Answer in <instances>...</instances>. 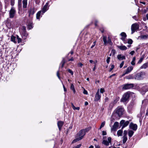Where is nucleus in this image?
Segmentation results:
<instances>
[{"label":"nucleus","mask_w":148,"mask_h":148,"mask_svg":"<svg viewBox=\"0 0 148 148\" xmlns=\"http://www.w3.org/2000/svg\"><path fill=\"white\" fill-rule=\"evenodd\" d=\"M130 97V93L127 92L125 93L121 99V101L122 102H125L128 101Z\"/></svg>","instance_id":"f257e3e1"},{"label":"nucleus","mask_w":148,"mask_h":148,"mask_svg":"<svg viewBox=\"0 0 148 148\" xmlns=\"http://www.w3.org/2000/svg\"><path fill=\"white\" fill-rule=\"evenodd\" d=\"M145 73L144 72H141L136 74L134 77V79L137 80L143 79L145 76Z\"/></svg>","instance_id":"f03ea898"},{"label":"nucleus","mask_w":148,"mask_h":148,"mask_svg":"<svg viewBox=\"0 0 148 148\" xmlns=\"http://www.w3.org/2000/svg\"><path fill=\"white\" fill-rule=\"evenodd\" d=\"M116 113L119 116L122 115L123 114V112L124 111V109L122 106L118 107L116 109Z\"/></svg>","instance_id":"7ed1b4c3"},{"label":"nucleus","mask_w":148,"mask_h":148,"mask_svg":"<svg viewBox=\"0 0 148 148\" xmlns=\"http://www.w3.org/2000/svg\"><path fill=\"white\" fill-rule=\"evenodd\" d=\"M139 26L136 23L132 25L131 27V34H132L135 31L139 29Z\"/></svg>","instance_id":"20e7f679"},{"label":"nucleus","mask_w":148,"mask_h":148,"mask_svg":"<svg viewBox=\"0 0 148 148\" xmlns=\"http://www.w3.org/2000/svg\"><path fill=\"white\" fill-rule=\"evenodd\" d=\"M16 13V10L14 7H12L9 11V17L11 18H13Z\"/></svg>","instance_id":"39448f33"},{"label":"nucleus","mask_w":148,"mask_h":148,"mask_svg":"<svg viewBox=\"0 0 148 148\" xmlns=\"http://www.w3.org/2000/svg\"><path fill=\"white\" fill-rule=\"evenodd\" d=\"M129 121H125L124 120H122L120 122V124L122 126V129H123L124 127H127L129 124Z\"/></svg>","instance_id":"423d86ee"},{"label":"nucleus","mask_w":148,"mask_h":148,"mask_svg":"<svg viewBox=\"0 0 148 148\" xmlns=\"http://www.w3.org/2000/svg\"><path fill=\"white\" fill-rule=\"evenodd\" d=\"M134 84H127L123 85L122 87L123 89L126 90L133 88Z\"/></svg>","instance_id":"0eeeda50"},{"label":"nucleus","mask_w":148,"mask_h":148,"mask_svg":"<svg viewBox=\"0 0 148 148\" xmlns=\"http://www.w3.org/2000/svg\"><path fill=\"white\" fill-rule=\"evenodd\" d=\"M111 138L110 137H109L108 138V141L106 140H103L102 143L104 145L108 146L109 145V143L111 144Z\"/></svg>","instance_id":"6e6552de"},{"label":"nucleus","mask_w":148,"mask_h":148,"mask_svg":"<svg viewBox=\"0 0 148 148\" xmlns=\"http://www.w3.org/2000/svg\"><path fill=\"white\" fill-rule=\"evenodd\" d=\"M49 2L46 3L45 5L42 8V10L41 11L42 12V14H43L45 12L49 9Z\"/></svg>","instance_id":"1a4fd4ad"},{"label":"nucleus","mask_w":148,"mask_h":148,"mask_svg":"<svg viewBox=\"0 0 148 148\" xmlns=\"http://www.w3.org/2000/svg\"><path fill=\"white\" fill-rule=\"evenodd\" d=\"M101 98V95L100 94L99 90H98L95 95L94 101H97L99 100Z\"/></svg>","instance_id":"9d476101"},{"label":"nucleus","mask_w":148,"mask_h":148,"mask_svg":"<svg viewBox=\"0 0 148 148\" xmlns=\"http://www.w3.org/2000/svg\"><path fill=\"white\" fill-rule=\"evenodd\" d=\"M85 134L84 131L82 130H80L79 133L77 134L76 137H79L80 138H81V139H82L83 138Z\"/></svg>","instance_id":"9b49d317"},{"label":"nucleus","mask_w":148,"mask_h":148,"mask_svg":"<svg viewBox=\"0 0 148 148\" xmlns=\"http://www.w3.org/2000/svg\"><path fill=\"white\" fill-rule=\"evenodd\" d=\"M119 126V123L117 122H115L111 128V130L114 131H116Z\"/></svg>","instance_id":"f8f14e48"},{"label":"nucleus","mask_w":148,"mask_h":148,"mask_svg":"<svg viewBox=\"0 0 148 148\" xmlns=\"http://www.w3.org/2000/svg\"><path fill=\"white\" fill-rule=\"evenodd\" d=\"M129 127L131 129L134 131L136 130L137 128V125L136 124H134L132 123H130Z\"/></svg>","instance_id":"ddd939ff"},{"label":"nucleus","mask_w":148,"mask_h":148,"mask_svg":"<svg viewBox=\"0 0 148 148\" xmlns=\"http://www.w3.org/2000/svg\"><path fill=\"white\" fill-rule=\"evenodd\" d=\"M133 69V67L131 66L127 68L125 72L123 73L122 75L123 76H124L125 74H127L130 73Z\"/></svg>","instance_id":"4468645a"},{"label":"nucleus","mask_w":148,"mask_h":148,"mask_svg":"<svg viewBox=\"0 0 148 148\" xmlns=\"http://www.w3.org/2000/svg\"><path fill=\"white\" fill-rule=\"evenodd\" d=\"M35 10L34 8H30V10L28 11L29 13V16L30 15H33L35 13Z\"/></svg>","instance_id":"2eb2a0df"},{"label":"nucleus","mask_w":148,"mask_h":148,"mask_svg":"<svg viewBox=\"0 0 148 148\" xmlns=\"http://www.w3.org/2000/svg\"><path fill=\"white\" fill-rule=\"evenodd\" d=\"M63 124L64 122L61 121H59L58 122L57 124L60 130H61Z\"/></svg>","instance_id":"dca6fc26"},{"label":"nucleus","mask_w":148,"mask_h":148,"mask_svg":"<svg viewBox=\"0 0 148 148\" xmlns=\"http://www.w3.org/2000/svg\"><path fill=\"white\" fill-rule=\"evenodd\" d=\"M117 58L120 60H125V56H122L121 54H119L118 55Z\"/></svg>","instance_id":"f3484780"},{"label":"nucleus","mask_w":148,"mask_h":148,"mask_svg":"<svg viewBox=\"0 0 148 148\" xmlns=\"http://www.w3.org/2000/svg\"><path fill=\"white\" fill-rule=\"evenodd\" d=\"M42 12L41 11H40L37 12L36 14V17L37 19H40V17L42 16V15H42Z\"/></svg>","instance_id":"a211bd4d"},{"label":"nucleus","mask_w":148,"mask_h":148,"mask_svg":"<svg viewBox=\"0 0 148 148\" xmlns=\"http://www.w3.org/2000/svg\"><path fill=\"white\" fill-rule=\"evenodd\" d=\"M118 48L122 50H126L127 49V47L124 45L118 46Z\"/></svg>","instance_id":"6ab92c4d"},{"label":"nucleus","mask_w":148,"mask_h":148,"mask_svg":"<svg viewBox=\"0 0 148 148\" xmlns=\"http://www.w3.org/2000/svg\"><path fill=\"white\" fill-rule=\"evenodd\" d=\"M23 8H26L27 5V0H23Z\"/></svg>","instance_id":"aec40b11"},{"label":"nucleus","mask_w":148,"mask_h":148,"mask_svg":"<svg viewBox=\"0 0 148 148\" xmlns=\"http://www.w3.org/2000/svg\"><path fill=\"white\" fill-rule=\"evenodd\" d=\"M16 39V37L13 36L12 35L11 37V40L12 41L14 42V43H16V42L15 40Z\"/></svg>","instance_id":"412c9836"},{"label":"nucleus","mask_w":148,"mask_h":148,"mask_svg":"<svg viewBox=\"0 0 148 148\" xmlns=\"http://www.w3.org/2000/svg\"><path fill=\"white\" fill-rule=\"evenodd\" d=\"M139 37L140 38L142 39H146L148 38V35H142L141 36H139Z\"/></svg>","instance_id":"4be33fe9"},{"label":"nucleus","mask_w":148,"mask_h":148,"mask_svg":"<svg viewBox=\"0 0 148 148\" xmlns=\"http://www.w3.org/2000/svg\"><path fill=\"white\" fill-rule=\"evenodd\" d=\"M134 132L131 130H130L128 132V136L129 137H131L133 135Z\"/></svg>","instance_id":"5701e85b"},{"label":"nucleus","mask_w":148,"mask_h":148,"mask_svg":"<svg viewBox=\"0 0 148 148\" xmlns=\"http://www.w3.org/2000/svg\"><path fill=\"white\" fill-rule=\"evenodd\" d=\"M70 88L71 90H72L73 91V92L74 93H75L76 91L75 89L74 86L72 84H71Z\"/></svg>","instance_id":"b1692460"},{"label":"nucleus","mask_w":148,"mask_h":148,"mask_svg":"<svg viewBox=\"0 0 148 148\" xmlns=\"http://www.w3.org/2000/svg\"><path fill=\"white\" fill-rule=\"evenodd\" d=\"M123 142V144H125L127 140V136H124L122 137Z\"/></svg>","instance_id":"393cba45"},{"label":"nucleus","mask_w":148,"mask_h":148,"mask_svg":"<svg viewBox=\"0 0 148 148\" xmlns=\"http://www.w3.org/2000/svg\"><path fill=\"white\" fill-rule=\"evenodd\" d=\"M91 127H89L85 129L82 130L86 134V132H88L91 129Z\"/></svg>","instance_id":"a878e982"},{"label":"nucleus","mask_w":148,"mask_h":148,"mask_svg":"<svg viewBox=\"0 0 148 148\" xmlns=\"http://www.w3.org/2000/svg\"><path fill=\"white\" fill-rule=\"evenodd\" d=\"M123 133V131L121 130H119L117 132V136H121L122 135Z\"/></svg>","instance_id":"bb28decb"},{"label":"nucleus","mask_w":148,"mask_h":148,"mask_svg":"<svg viewBox=\"0 0 148 148\" xmlns=\"http://www.w3.org/2000/svg\"><path fill=\"white\" fill-rule=\"evenodd\" d=\"M103 40L104 42V44L106 45L107 44V37L106 36H103Z\"/></svg>","instance_id":"cd10ccee"},{"label":"nucleus","mask_w":148,"mask_h":148,"mask_svg":"<svg viewBox=\"0 0 148 148\" xmlns=\"http://www.w3.org/2000/svg\"><path fill=\"white\" fill-rule=\"evenodd\" d=\"M82 139H81V138H80L79 137H77V138L75 139H74L73 141H72V143H75L76 142H77L78 141H79L80 140H81Z\"/></svg>","instance_id":"c85d7f7f"},{"label":"nucleus","mask_w":148,"mask_h":148,"mask_svg":"<svg viewBox=\"0 0 148 148\" xmlns=\"http://www.w3.org/2000/svg\"><path fill=\"white\" fill-rule=\"evenodd\" d=\"M82 139H81V138H80L79 137H77V138L75 139H74L73 141H72V143H75L76 142H77L78 141H79L80 140H81Z\"/></svg>","instance_id":"c756f323"},{"label":"nucleus","mask_w":148,"mask_h":148,"mask_svg":"<svg viewBox=\"0 0 148 148\" xmlns=\"http://www.w3.org/2000/svg\"><path fill=\"white\" fill-rule=\"evenodd\" d=\"M126 78L128 79H134V77H133L132 75H129L128 76L126 77Z\"/></svg>","instance_id":"7c9ffc66"},{"label":"nucleus","mask_w":148,"mask_h":148,"mask_svg":"<svg viewBox=\"0 0 148 148\" xmlns=\"http://www.w3.org/2000/svg\"><path fill=\"white\" fill-rule=\"evenodd\" d=\"M147 66V64L145 63L141 67V69H146Z\"/></svg>","instance_id":"2f4dec72"},{"label":"nucleus","mask_w":148,"mask_h":148,"mask_svg":"<svg viewBox=\"0 0 148 148\" xmlns=\"http://www.w3.org/2000/svg\"><path fill=\"white\" fill-rule=\"evenodd\" d=\"M105 123H106V122H105V121L102 122L101 123V125L100 126V127L99 128V129L100 130L102 127H103L105 125Z\"/></svg>","instance_id":"473e14b6"},{"label":"nucleus","mask_w":148,"mask_h":148,"mask_svg":"<svg viewBox=\"0 0 148 148\" xmlns=\"http://www.w3.org/2000/svg\"><path fill=\"white\" fill-rule=\"evenodd\" d=\"M136 58L135 57H134L133 59L132 60L131 62V64L133 65H134L135 64V60Z\"/></svg>","instance_id":"72a5a7b5"},{"label":"nucleus","mask_w":148,"mask_h":148,"mask_svg":"<svg viewBox=\"0 0 148 148\" xmlns=\"http://www.w3.org/2000/svg\"><path fill=\"white\" fill-rule=\"evenodd\" d=\"M65 60L64 58H63L62 60V62H61V64H62V66H61L62 68L63 67L65 63Z\"/></svg>","instance_id":"f704fd0d"},{"label":"nucleus","mask_w":148,"mask_h":148,"mask_svg":"<svg viewBox=\"0 0 148 148\" xmlns=\"http://www.w3.org/2000/svg\"><path fill=\"white\" fill-rule=\"evenodd\" d=\"M33 24L32 23L29 24L27 28L29 29H30L33 28Z\"/></svg>","instance_id":"c9c22d12"},{"label":"nucleus","mask_w":148,"mask_h":148,"mask_svg":"<svg viewBox=\"0 0 148 148\" xmlns=\"http://www.w3.org/2000/svg\"><path fill=\"white\" fill-rule=\"evenodd\" d=\"M17 39L18 40V43H20L21 42V39L20 38H19L18 36H17Z\"/></svg>","instance_id":"e433bc0d"},{"label":"nucleus","mask_w":148,"mask_h":148,"mask_svg":"<svg viewBox=\"0 0 148 148\" xmlns=\"http://www.w3.org/2000/svg\"><path fill=\"white\" fill-rule=\"evenodd\" d=\"M21 0H18V5L19 7L21 6Z\"/></svg>","instance_id":"4c0bfd02"},{"label":"nucleus","mask_w":148,"mask_h":148,"mask_svg":"<svg viewBox=\"0 0 148 148\" xmlns=\"http://www.w3.org/2000/svg\"><path fill=\"white\" fill-rule=\"evenodd\" d=\"M120 35L121 36H122V37H126V36H127V35H126L125 33L124 32H122L121 34Z\"/></svg>","instance_id":"58836bf2"},{"label":"nucleus","mask_w":148,"mask_h":148,"mask_svg":"<svg viewBox=\"0 0 148 148\" xmlns=\"http://www.w3.org/2000/svg\"><path fill=\"white\" fill-rule=\"evenodd\" d=\"M119 97H117L115 99L114 101V103H116L119 100Z\"/></svg>","instance_id":"ea45409f"},{"label":"nucleus","mask_w":148,"mask_h":148,"mask_svg":"<svg viewBox=\"0 0 148 148\" xmlns=\"http://www.w3.org/2000/svg\"><path fill=\"white\" fill-rule=\"evenodd\" d=\"M107 43H108L110 44L111 43V40L109 37H108V41H107Z\"/></svg>","instance_id":"a19ab883"},{"label":"nucleus","mask_w":148,"mask_h":148,"mask_svg":"<svg viewBox=\"0 0 148 148\" xmlns=\"http://www.w3.org/2000/svg\"><path fill=\"white\" fill-rule=\"evenodd\" d=\"M114 65H111V67L109 71L110 72L111 71H112V70L114 69Z\"/></svg>","instance_id":"79ce46f5"},{"label":"nucleus","mask_w":148,"mask_h":148,"mask_svg":"<svg viewBox=\"0 0 148 148\" xmlns=\"http://www.w3.org/2000/svg\"><path fill=\"white\" fill-rule=\"evenodd\" d=\"M133 42V41L131 39H129L128 41V44H131Z\"/></svg>","instance_id":"37998d69"},{"label":"nucleus","mask_w":148,"mask_h":148,"mask_svg":"<svg viewBox=\"0 0 148 148\" xmlns=\"http://www.w3.org/2000/svg\"><path fill=\"white\" fill-rule=\"evenodd\" d=\"M68 71L70 73L71 75H73V72L70 69H68Z\"/></svg>","instance_id":"c03bdc74"},{"label":"nucleus","mask_w":148,"mask_h":148,"mask_svg":"<svg viewBox=\"0 0 148 148\" xmlns=\"http://www.w3.org/2000/svg\"><path fill=\"white\" fill-rule=\"evenodd\" d=\"M127 130H124L123 132V136H127L126 135H127Z\"/></svg>","instance_id":"a18cd8bd"},{"label":"nucleus","mask_w":148,"mask_h":148,"mask_svg":"<svg viewBox=\"0 0 148 148\" xmlns=\"http://www.w3.org/2000/svg\"><path fill=\"white\" fill-rule=\"evenodd\" d=\"M14 0H11V5L12 6L14 5Z\"/></svg>","instance_id":"49530a36"},{"label":"nucleus","mask_w":148,"mask_h":148,"mask_svg":"<svg viewBox=\"0 0 148 148\" xmlns=\"http://www.w3.org/2000/svg\"><path fill=\"white\" fill-rule=\"evenodd\" d=\"M124 64V61H123L120 64V68H121L123 66V65Z\"/></svg>","instance_id":"de8ad7c7"},{"label":"nucleus","mask_w":148,"mask_h":148,"mask_svg":"<svg viewBox=\"0 0 148 148\" xmlns=\"http://www.w3.org/2000/svg\"><path fill=\"white\" fill-rule=\"evenodd\" d=\"M110 57H107L106 60V62L108 64H109L110 61Z\"/></svg>","instance_id":"09e8293b"},{"label":"nucleus","mask_w":148,"mask_h":148,"mask_svg":"<svg viewBox=\"0 0 148 148\" xmlns=\"http://www.w3.org/2000/svg\"><path fill=\"white\" fill-rule=\"evenodd\" d=\"M104 91L105 90L103 88H101L100 89V92L101 93H103Z\"/></svg>","instance_id":"8fccbe9b"},{"label":"nucleus","mask_w":148,"mask_h":148,"mask_svg":"<svg viewBox=\"0 0 148 148\" xmlns=\"http://www.w3.org/2000/svg\"><path fill=\"white\" fill-rule=\"evenodd\" d=\"M57 77H58V78L60 79V75H59V71H58L57 72Z\"/></svg>","instance_id":"3c124183"},{"label":"nucleus","mask_w":148,"mask_h":148,"mask_svg":"<svg viewBox=\"0 0 148 148\" xmlns=\"http://www.w3.org/2000/svg\"><path fill=\"white\" fill-rule=\"evenodd\" d=\"M116 53V51L114 49H112V50L111 53H112L113 55H114Z\"/></svg>","instance_id":"603ef678"},{"label":"nucleus","mask_w":148,"mask_h":148,"mask_svg":"<svg viewBox=\"0 0 148 148\" xmlns=\"http://www.w3.org/2000/svg\"><path fill=\"white\" fill-rule=\"evenodd\" d=\"M81 144H79V145H78L76 147H73V148H79L81 147Z\"/></svg>","instance_id":"864d4df0"},{"label":"nucleus","mask_w":148,"mask_h":148,"mask_svg":"<svg viewBox=\"0 0 148 148\" xmlns=\"http://www.w3.org/2000/svg\"><path fill=\"white\" fill-rule=\"evenodd\" d=\"M143 58L142 57L139 60V61L138 62V63H140L143 61Z\"/></svg>","instance_id":"5fc2aeb1"},{"label":"nucleus","mask_w":148,"mask_h":148,"mask_svg":"<svg viewBox=\"0 0 148 148\" xmlns=\"http://www.w3.org/2000/svg\"><path fill=\"white\" fill-rule=\"evenodd\" d=\"M96 43V41H95V42H93V45H92L91 46V48H93L95 46V45Z\"/></svg>","instance_id":"6e6d98bb"},{"label":"nucleus","mask_w":148,"mask_h":148,"mask_svg":"<svg viewBox=\"0 0 148 148\" xmlns=\"http://www.w3.org/2000/svg\"><path fill=\"white\" fill-rule=\"evenodd\" d=\"M83 92V93L85 95H87L88 94L87 91L85 89L84 90Z\"/></svg>","instance_id":"4d7b16f0"},{"label":"nucleus","mask_w":148,"mask_h":148,"mask_svg":"<svg viewBox=\"0 0 148 148\" xmlns=\"http://www.w3.org/2000/svg\"><path fill=\"white\" fill-rule=\"evenodd\" d=\"M135 53V51H131L130 53V54H131V55L132 56L134 55V53Z\"/></svg>","instance_id":"13d9d810"},{"label":"nucleus","mask_w":148,"mask_h":148,"mask_svg":"<svg viewBox=\"0 0 148 148\" xmlns=\"http://www.w3.org/2000/svg\"><path fill=\"white\" fill-rule=\"evenodd\" d=\"M83 65V64L81 63H78V66H79L82 67V66Z\"/></svg>","instance_id":"bf43d9fd"},{"label":"nucleus","mask_w":148,"mask_h":148,"mask_svg":"<svg viewBox=\"0 0 148 148\" xmlns=\"http://www.w3.org/2000/svg\"><path fill=\"white\" fill-rule=\"evenodd\" d=\"M107 134V133L106 131H102V135H106Z\"/></svg>","instance_id":"052dcab7"},{"label":"nucleus","mask_w":148,"mask_h":148,"mask_svg":"<svg viewBox=\"0 0 148 148\" xmlns=\"http://www.w3.org/2000/svg\"><path fill=\"white\" fill-rule=\"evenodd\" d=\"M126 38V37H122L121 38V39L123 41H124Z\"/></svg>","instance_id":"680f3d73"},{"label":"nucleus","mask_w":148,"mask_h":148,"mask_svg":"<svg viewBox=\"0 0 148 148\" xmlns=\"http://www.w3.org/2000/svg\"><path fill=\"white\" fill-rule=\"evenodd\" d=\"M95 148H100V147L99 145H95Z\"/></svg>","instance_id":"e2e57ef3"},{"label":"nucleus","mask_w":148,"mask_h":148,"mask_svg":"<svg viewBox=\"0 0 148 148\" xmlns=\"http://www.w3.org/2000/svg\"><path fill=\"white\" fill-rule=\"evenodd\" d=\"M115 75H116V74H114V73L113 74H112V75H111L110 76H109V78H110L112 77L115 76Z\"/></svg>","instance_id":"0e129e2a"},{"label":"nucleus","mask_w":148,"mask_h":148,"mask_svg":"<svg viewBox=\"0 0 148 148\" xmlns=\"http://www.w3.org/2000/svg\"><path fill=\"white\" fill-rule=\"evenodd\" d=\"M63 88H64V91L65 92L66 91V88L65 87V86H64V84H63Z\"/></svg>","instance_id":"69168bd1"},{"label":"nucleus","mask_w":148,"mask_h":148,"mask_svg":"<svg viewBox=\"0 0 148 148\" xmlns=\"http://www.w3.org/2000/svg\"><path fill=\"white\" fill-rule=\"evenodd\" d=\"M146 116H148V109H147L146 110V112L145 114Z\"/></svg>","instance_id":"338daca9"},{"label":"nucleus","mask_w":148,"mask_h":148,"mask_svg":"<svg viewBox=\"0 0 148 148\" xmlns=\"http://www.w3.org/2000/svg\"><path fill=\"white\" fill-rule=\"evenodd\" d=\"M72 105L73 109V110H75L76 107L74 106L73 105V103L72 104Z\"/></svg>","instance_id":"774afa93"}]
</instances>
